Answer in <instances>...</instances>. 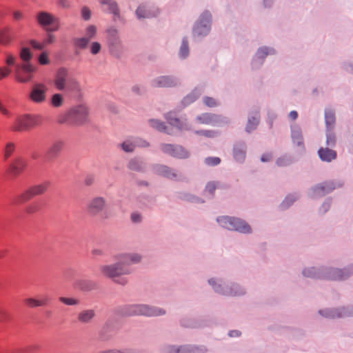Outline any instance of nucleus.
Returning <instances> with one entry per match:
<instances>
[{
  "label": "nucleus",
  "instance_id": "bb28decb",
  "mask_svg": "<svg viewBox=\"0 0 353 353\" xmlns=\"http://www.w3.org/2000/svg\"><path fill=\"white\" fill-rule=\"evenodd\" d=\"M165 119L171 125L177 128L179 130L184 129L183 123L180 121L174 113L170 112L167 114Z\"/></svg>",
  "mask_w": 353,
  "mask_h": 353
},
{
  "label": "nucleus",
  "instance_id": "2f4dec72",
  "mask_svg": "<svg viewBox=\"0 0 353 353\" xmlns=\"http://www.w3.org/2000/svg\"><path fill=\"white\" fill-rule=\"evenodd\" d=\"M150 125L161 132H164L167 134H171V132L166 130V127L163 122L158 120L152 119L150 121Z\"/></svg>",
  "mask_w": 353,
  "mask_h": 353
},
{
  "label": "nucleus",
  "instance_id": "603ef678",
  "mask_svg": "<svg viewBox=\"0 0 353 353\" xmlns=\"http://www.w3.org/2000/svg\"><path fill=\"white\" fill-rule=\"evenodd\" d=\"M11 73V70L7 67L0 68V80L8 77Z\"/></svg>",
  "mask_w": 353,
  "mask_h": 353
},
{
  "label": "nucleus",
  "instance_id": "338daca9",
  "mask_svg": "<svg viewBox=\"0 0 353 353\" xmlns=\"http://www.w3.org/2000/svg\"><path fill=\"white\" fill-rule=\"evenodd\" d=\"M58 4L63 8H69L70 6V3L68 0H58Z\"/></svg>",
  "mask_w": 353,
  "mask_h": 353
},
{
  "label": "nucleus",
  "instance_id": "052dcab7",
  "mask_svg": "<svg viewBox=\"0 0 353 353\" xmlns=\"http://www.w3.org/2000/svg\"><path fill=\"white\" fill-rule=\"evenodd\" d=\"M12 16L15 21H20L23 18V14L20 10H14L12 12Z\"/></svg>",
  "mask_w": 353,
  "mask_h": 353
},
{
  "label": "nucleus",
  "instance_id": "f257e3e1",
  "mask_svg": "<svg viewBox=\"0 0 353 353\" xmlns=\"http://www.w3.org/2000/svg\"><path fill=\"white\" fill-rule=\"evenodd\" d=\"M117 259L118 260L117 263L101 265L100 270L103 276L124 285L128 281L125 278H120V276L130 274V271L126 266L140 262L141 256L137 253H127L118 255Z\"/></svg>",
  "mask_w": 353,
  "mask_h": 353
},
{
  "label": "nucleus",
  "instance_id": "ea45409f",
  "mask_svg": "<svg viewBox=\"0 0 353 353\" xmlns=\"http://www.w3.org/2000/svg\"><path fill=\"white\" fill-rule=\"evenodd\" d=\"M259 123V119L256 117H252L248 119V122L246 126V131L250 132L254 130Z\"/></svg>",
  "mask_w": 353,
  "mask_h": 353
},
{
  "label": "nucleus",
  "instance_id": "5701e85b",
  "mask_svg": "<svg viewBox=\"0 0 353 353\" xmlns=\"http://www.w3.org/2000/svg\"><path fill=\"white\" fill-rule=\"evenodd\" d=\"M105 208L103 200H90L88 204V211L90 214L95 215L101 212Z\"/></svg>",
  "mask_w": 353,
  "mask_h": 353
},
{
  "label": "nucleus",
  "instance_id": "de8ad7c7",
  "mask_svg": "<svg viewBox=\"0 0 353 353\" xmlns=\"http://www.w3.org/2000/svg\"><path fill=\"white\" fill-rule=\"evenodd\" d=\"M81 16L84 20H89L91 17V10L86 6L83 7L81 9Z\"/></svg>",
  "mask_w": 353,
  "mask_h": 353
},
{
  "label": "nucleus",
  "instance_id": "a19ab883",
  "mask_svg": "<svg viewBox=\"0 0 353 353\" xmlns=\"http://www.w3.org/2000/svg\"><path fill=\"white\" fill-rule=\"evenodd\" d=\"M97 32V28L94 25L89 26L86 29L85 38L89 41L95 37Z\"/></svg>",
  "mask_w": 353,
  "mask_h": 353
},
{
  "label": "nucleus",
  "instance_id": "6e6552de",
  "mask_svg": "<svg viewBox=\"0 0 353 353\" xmlns=\"http://www.w3.org/2000/svg\"><path fill=\"white\" fill-rule=\"evenodd\" d=\"M38 23L46 28L47 31H57L59 29V20L52 14L47 12H41L37 17Z\"/></svg>",
  "mask_w": 353,
  "mask_h": 353
},
{
  "label": "nucleus",
  "instance_id": "79ce46f5",
  "mask_svg": "<svg viewBox=\"0 0 353 353\" xmlns=\"http://www.w3.org/2000/svg\"><path fill=\"white\" fill-rule=\"evenodd\" d=\"M89 40L85 37H81L76 39L74 41V43L76 46L81 49H85L87 48L88 44L89 43Z\"/></svg>",
  "mask_w": 353,
  "mask_h": 353
},
{
  "label": "nucleus",
  "instance_id": "473e14b6",
  "mask_svg": "<svg viewBox=\"0 0 353 353\" xmlns=\"http://www.w3.org/2000/svg\"><path fill=\"white\" fill-rule=\"evenodd\" d=\"M343 312L339 311V310H329L325 311V314H324L326 317L330 318H339L345 316V312H344V309H342Z\"/></svg>",
  "mask_w": 353,
  "mask_h": 353
},
{
  "label": "nucleus",
  "instance_id": "6e6d98bb",
  "mask_svg": "<svg viewBox=\"0 0 353 353\" xmlns=\"http://www.w3.org/2000/svg\"><path fill=\"white\" fill-rule=\"evenodd\" d=\"M55 41H56L55 36L52 34L48 33L47 34V37H46V39L44 40L43 43H44V45L51 44V43H54Z\"/></svg>",
  "mask_w": 353,
  "mask_h": 353
},
{
  "label": "nucleus",
  "instance_id": "ddd939ff",
  "mask_svg": "<svg viewBox=\"0 0 353 353\" xmlns=\"http://www.w3.org/2000/svg\"><path fill=\"white\" fill-rule=\"evenodd\" d=\"M64 146L65 141L63 139H56L52 141L46 153L47 161H51L57 158L63 150Z\"/></svg>",
  "mask_w": 353,
  "mask_h": 353
},
{
  "label": "nucleus",
  "instance_id": "a211bd4d",
  "mask_svg": "<svg viewBox=\"0 0 353 353\" xmlns=\"http://www.w3.org/2000/svg\"><path fill=\"white\" fill-rule=\"evenodd\" d=\"M108 33V43L111 52L118 48L121 44V41L119 37L118 31L114 28H110L107 31Z\"/></svg>",
  "mask_w": 353,
  "mask_h": 353
},
{
  "label": "nucleus",
  "instance_id": "cd10ccee",
  "mask_svg": "<svg viewBox=\"0 0 353 353\" xmlns=\"http://www.w3.org/2000/svg\"><path fill=\"white\" fill-rule=\"evenodd\" d=\"M325 120L327 128H332L335 124V112L333 110L327 109L325 111Z\"/></svg>",
  "mask_w": 353,
  "mask_h": 353
},
{
  "label": "nucleus",
  "instance_id": "680f3d73",
  "mask_svg": "<svg viewBox=\"0 0 353 353\" xmlns=\"http://www.w3.org/2000/svg\"><path fill=\"white\" fill-rule=\"evenodd\" d=\"M8 319V313L5 310L0 307V322H5Z\"/></svg>",
  "mask_w": 353,
  "mask_h": 353
},
{
  "label": "nucleus",
  "instance_id": "f3484780",
  "mask_svg": "<svg viewBox=\"0 0 353 353\" xmlns=\"http://www.w3.org/2000/svg\"><path fill=\"white\" fill-rule=\"evenodd\" d=\"M178 84L176 79L169 76H161L154 79L152 85L154 88H169Z\"/></svg>",
  "mask_w": 353,
  "mask_h": 353
},
{
  "label": "nucleus",
  "instance_id": "412c9836",
  "mask_svg": "<svg viewBox=\"0 0 353 353\" xmlns=\"http://www.w3.org/2000/svg\"><path fill=\"white\" fill-rule=\"evenodd\" d=\"M103 6V10L114 15L119 14V8L117 2L114 0H98Z\"/></svg>",
  "mask_w": 353,
  "mask_h": 353
},
{
  "label": "nucleus",
  "instance_id": "f03ea898",
  "mask_svg": "<svg viewBox=\"0 0 353 353\" xmlns=\"http://www.w3.org/2000/svg\"><path fill=\"white\" fill-rule=\"evenodd\" d=\"M54 85L58 90L66 94L77 93L81 90L78 81L72 77L68 70L65 68H61L57 71Z\"/></svg>",
  "mask_w": 353,
  "mask_h": 353
},
{
  "label": "nucleus",
  "instance_id": "e2e57ef3",
  "mask_svg": "<svg viewBox=\"0 0 353 353\" xmlns=\"http://www.w3.org/2000/svg\"><path fill=\"white\" fill-rule=\"evenodd\" d=\"M30 43L34 48L37 50H42L45 46L44 43H40L36 41L35 40H31Z\"/></svg>",
  "mask_w": 353,
  "mask_h": 353
},
{
  "label": "nucleus",
  "instance_id": "6ab92c4d",
  "mask_svg": "<svg viewBox=\"0 0 353 353\" xmlns=\"http://www.w3.org/2000/svg\"><path fill=\"white\" fill-rule=\"evenodd\" d=\"M318 154L321 161L326 162H331L336 158V152L328 148H320Z\"/></svg>",
  "mask_w": 353,
  "mask_h": 353
},
{
  "label": "nucleus",
  "instance_id": "72a5a7b5",
  "mask_svg": "<svg viewBox=\"0 0 353 353\" xmlns=\"http://www.w3.org/2000/svg\"><path fill=\"white\" fill-rule=\"evenodd\" d=\"M63 103V97L61 94L57 93L52 96L51 104L53 107H61Z\"/></svg>",
  "mask_w": 353,
  "mask_h": 353
},
{
  "label": "nucleus",
  "instance_id": "1a4fd4ad",
  "mask_svg": "<svg viewBox=\"0 0 353 353\" xmlns=\"http://www.w3.org/2000/svg\"><path fill=\"white\" fill-rule=\"evenodd\" d=\"M48 87L43 83H37L32 87L29 99L33 103L41 104L46 101Z\"/></svg>",
  "mask_w": 353,
  "mask_h": 353
},
{
  "label": "nucleus",
  "instance_id": "39448f33",
  "mask_svg": "<svg viewBox=\"0 0 353 353\" xmlns=\"http://www.w3.org/2000/svg\"><path fill=\"white\" fill-rule=\"evenodd\" d=\"M216 221L221 227L230 230H236L243 233H250L251 232L250 226L240 219L221 216L217 218Z\"/></svg>",
  "mask_w": 353,
  "mask_h": 353
},
{
  "label": "nucleus",
  "instance_id": "37998d69",
  "mask_svg": "<svg viewBox=\"0 0 353 353\" xmlns=\"http://www.w3.org/2000/svg\"><path fill=\"white\" fill-rule=\"evenodd\" d=\"M200 93L197 92L194 90L192 93L188 95L186 97L183 99V103L187 105L192 103L196 100V99L199 96Z\"/></svg>",
  "mask_w": 353,
  "mask_h": 353
},
{
  "label": "nucleus",
  "instance_id": "49530a36",
  "mask_svg": "<svg viewBox=\"0 0 353 353\" xmlns=\"http://www.w3.org/2000/svg\"><path fill=\"white\" fill-rule=\"evenodd\" d=\"M303 274L307 277H317L321 278L319 274H316L314 268L305 269L303 270Z\"/></svg>",
  "mask_w": 353,
  "mask_h": 353
},
{
  "label": "nucleus",
  "instance_id": "423d86ee",
  "mask_svg": "<svg viewBox=\"0 0 353 353\" xmlns=\"http://www.w3.org/2000/svg\"><path fill=\"white\" fill-rule=\"evenodd\" d=\"M88 117V108L80 105L72 108L66 114L65 119L59 120V123L68 122L70 124L81 125L87 121Z\"/></svg>",
  "mask_w": 353,
  "mask_h": 353
},
{
  "label": "nucleus",
  "instance_id": "0eeeda50",
  "mask_svg": "<svg viewBox=\"0 0 353 353\" xmlns=\"http://www.w3.org/2000/svg\"><path fill=\"white\" fill-rule=\"evenodd\" d=\"M35 71V67L30 63H23L21 65H17L15 66V79L19 83L29 82L33 78L32 73Z\"/></svg>",
  "mask_w": 353,
  "mask_h": 353
},
{
  "label": "nucleus",
  "instance_id": "4d7b16f0",
  "mask_svg": "<svg viewBox=\"0 0 353 353\" xmlns=\"http://www.w3.org/2000/svg\"><path fill=\"white\" fill-rule=\"evenodd\" d=\"M216 188V183L214 182H209L205 186V190L210 194L214 193Z\"/></svg>",
  "mask_w": 353,
  "mask_h": 353
},
{
  "label": "nucleus",
  "instance_id": "e433bc0d",
  "mask_svg": "<svg viewBox=\"0 0 353 353\" xmlns=\"http://www.w3.org/2000/svg\"><path fill=\"white\" fill-rule=\"evenodd\" d=\"M20 58L25 61L29 63V61L32 58V54L28 48H23L20 52Z\"/></svg>",
  "mask_w": 353,
  "mask_h": 353
},
{
  "label": "nucleus",
  "instance_id": "864d4df0",
  "mask_svg": "<svg viewBox=\"0 0 353 353\" xmlns=\"http://www.w3.org/2000/svg\"><path fill=\"white\" fill-rule=\"evenodd\" d=\"M39 61L41 65H47L50 63L48 55L46 52H43L41 54L39 57Z\"/></svg>",
  "mask_w": 353,
  "mask_h": 353
},
{
  "label": "nucleus",
  "instance_id": "9b49d317",
  "mask_svg": "<svg viewBox=\"0 0 353 353\" xmlns=\"http://www.w3.org/2000/svg\"><path fill=\"white\" fill-rule=\"evenodd\" d=\"M161 150L165 154L176 158L185 159L189 157V152L181 145L163 143Z\"/></svg>",
  "mask_w": 353,
  "mask_h": 353
},
{
  "label": "nucleus",
  "instance_id": "393cba45",
  "mask_svg": "<svg viewBox=\"0 0 353 353\" xmlns=\"http://www.w3.org/2000/svg\"><path fill=\"white\" fill-rule=\"evenodd\" d=\"M154 171L157 174L168 178H174L177 175L174 171L165 165H157L154 167Z\"/></svg>",
  "mask_w": 353,
  "mask_h": 353
},
{
  "label": "nucleus",
  "instance_id": "7c9ffc66",
  "mask_svg": "<svg viewBox=\"0 0 353 353\" xmlns=\"http://www.w3.org/2000/svg\"><path fill=\"white\" fill-rule=\"evenodd\" d=\"M234 157L236 161H241L245 159V151L244 145L235 147L234 149Z\"/></svg>",
  "mask_w": 353,
  "mask_h": 353
},
{
  "label": "nucleus",
  "instance_id": "c9c22d12",
  "mask_svg": "<svg viewBox=\"0 0 353 353\" xmlns=\"http://www.w3.org/2000/svg\"><path fill=\"white\" fill-rule=\"evenodd\" d=\"M128 168L133 171H142L143 170L142 162L137 159H132L129 162Z\"/></svg>",
  "mask_w": 353,
  "mask_h": 353
},
{
  "label": "nucleus",
  "instance_id": "a18cd8bd",
  "mask_svg": "<svg viewBox=\"0 0 353 353\" xmlns=\"http://www.w3.org/2000/svg\"><path fill=\"white\" fill-rule=\"evenodd\" d=\"M205 164L210 165V166H214L217 165L221 163V159L219 157H208L205 159Z\"/></svg>",
  "mask_w": 353,
  "mask_h": 353
},
{
  "label": "nucleus",
  "instance_id": "4be33fe9",
  "mask_svg": "<svg viewBox=\"0 0 353 353\" xmlns=\"http://www.w3.org/2000/svg\"><path fill=\"white\" fill-rule=\"evenodd\" d=\"M95 315V311L92 309L83 310L78 314L77 319L81 323H90Z\"/></svg>",
  "mask_w": 353,
  "mask_h": 353
},
{
  "label": "nucleus",
  "instance_id": "b1692460",
  "mask_svg": "<svg viewBox=\"0 0 353 353\" xmlns=\"http://www.w3.org/2000/svg\"><path fill=\"white\" fill-rule=\"evenodd\" d=\"M348 276L349 274L342 270L332 269L324 276L323 278L329 280H343L346 279Z\"/></svg>",
  "mask_w": 353,
  "mask_h": 353
},
{
  "label": "nucleus",
  "instance_id": "aec40b11",
  "mask_svg": "<svg viewBox=\"0 0 353 353\" xmlns=\"http://www.w3.org/2000/svg\"><path fill=\"white\" fill-rule=\"evenodd\" d=\"M219 115L210 113H204L196 117L197 121L200 123L206 125H215L219 121Z\"/></svg>",
  "mask_w": 353,
  "mask_h": 353
},
{
  "label": "nucleus",
  "instance_id": "f704fd0d",
  "mask_svg": "<svg viewBox=\"0 0 353 353\" xmlns=\"http://www.w3.org/2000/svg\"><path fill=\"white\" fill-rule=\"evenodd\" d=\"M59 300L63 304L66 305H77L80 303V301L78 299L76 298H72V297H64L61 296L59 297Z\"/></svg>",
  "mask_w": 353,
  "mask_h": 353
},
{
  "label": "nucleus",
  "instance_id": "c756f323",
  "mask_svg": "<svg viewBox=\"0 0 353 353\" xmlns=\"http://www.w3.org/2000/svg\"><path fill=\"white\" fill-rule=\"evenodd\" d=\"M292 139L294 143L298 146H303V137L299 129H294L292 130Z\"/></svg>",
  "mask_w": 353,
  "mask_h": 353
},
{
  "label": "nucleus",
  "instance_id": "c03bdc74",
  "mask_svg": "<svg viewBox=\"0 0 353 353\" xmlns=\"http://www.w3.org/2000/svg\"><path fill=\"white\" fill-rule=\"evenodd\" d=\"M203 103H205V105H206L207 106H208L210 108L216 107L219 104L217 101L215 99H214L212 97H204Z\"/></svg>",
  "mask_w": 353,
  "mask_h": 353
},
{
  "label": "nucleus",
  "instance_id": "4468645a",
  "mask_svg": "<svg viewBox=\"0 0 353 353\" xmlns=\"http://www.w3.org/2000/svg\"><path fill=\"white\" fill-rule=\"evenodd\" d=\"M27 161L22 157H17L9 165L8 172L13 176H17L25 170L27 167Z\"/></svg>",
  "mask_w": 353,
  "mask_h": 353
},
{
  "label": "nucleus",
  "instance_id": "8fccbe9b",
  "mask_svg": "<svg viewBox=\"0 0 353 353\" xmlns=\"http://www.w3.org/2000/svg\"><path fill=\"white\" fill-rule=\"evenodd\" d=\"M101 46L99 42H93L90 46V52L92 54H98L101 50Z\"/></svg>",
  "mask_w": 353,
  "mask_h": 353
},
{
  "label": "nucleus",
  "instance_id": "c85d7f7f",
  "mask_svg": "<svg viewBox=\"0 0 353 353\" xmlns=\"http://www.w3.org/2000/svg\"><path fill=\"white\" fill-rule=\"evenodd\" d=\"M137 15L138 18H150L156 16L155 13H152L150 10L147 9L144 6H139L137 11Z\"/></svg>",
  "mask_w": 353,
  "mask_h": 353
},
{
  "label": "nucleus",
  "instance_id": "20e7f679",
  "mask_svg": "<svg viewBox=\"0 0 353 353\" xmlns=\"http://www.w3.org/2000/svg\"><path fill=\"white\" fill-rule=\"evenodd\" d=\"M123 313L128 316L145 315L153 316L164 314L165 312L161 308L141 304L128 305L124 308Z\"/></svg>",
  "mask_w": 353,
  "mask_h": 353
},
{
  "label": "nucleus",
  "instance_id": "a878e982",
  "mask_svg": "<svg viewBox=\"0 0 353 353\" xmlns=\"http://www.w3.org/2000/svg\"><path fill=\"white\" fill-rule=\"evenodd\" d=\"M13 37L10 33L9 28H5L0 30V43L7 46L11 43Z\"/></svg>",
  "mask_w": 353,
  "mask_h": 353
},
{
  "label": "nucleus",
  "instance_id": "09e8293b",
  "mask_svg": "<svg viewBox=\"0 0 353 353\" xmlns=\"http://www.w3.org/2000/svg\"><path fill=\"white\" fill-rule=\"evenodd\" d=\"M168 353H189V351L185 347H181L179 348L171 347L168 350Z\"/></svg>",
  "mask_w": 353,
  "mask_h": 353
},
{
  "label": "nucleus",
  "instance_id": "58836bf2",
  "mask_svg": "<svg viewBox=\"0 0 353 353\" xmlns=\"http://www.w3.org/2000/svg\"><path fill=\"white\" fill-rule=\"evenodd\" d=\"M189 53V47L188 40L184 38L182 41V44L180 48L179 54L181 57L185 58L188 57Z\"/></svg>",
  "mask_w": 353,
  "mask_h": 353
},
{
  "label": "nucleus",
  "instance_id": "2eb2a0df",
  "mask_svg": "<svg viewBox=\"0 0 353 353\" xmlns=\"http://www.w3.org/2000/svg\"><path fill=\"white\" fill-rule=\"evenodd\" d=\"M149 146V143L139 137L130 138L125 140L122 144V149L126 152H132L137 147L145 148Z\"/></svg>",
  "mask_w": 353,
  "mask_h": 353
},
{
  "label": "nucleus",
  "instance_id": "7ed1b4c3",
  "mask_svg": "<svg viewBox=\"0 0 353 353\" xmlns=\"http://www.w3.org/2000/svg\"><path fill=\"white\" fill-rule=\"evenodd\" d=\"M42 117L38 114H23L17 117L12 126L14 132H23L42 124Z\"/></svg>",
  "mask_w": 353,
  "mask_h": 353
},
{
  "label": "nucleus",
  "instance_id": "dca6fc26",
  "mask_svg": "<svg viewBox=\"0 0 353 353\" xmlns=\"http://www.w3.org/2000/svg\"><path fill=\"white\" fill-rule=\"evenodd\" d=\"M50 298L47 294H40L36 298H27L24 303L30 307H45L50 303Z\"/></svg>",
  "mask_w": 353,
  "mask_h": 353
},
{
  "label": "nucleus",
  "instance_id": "9d476101",
  "mask_svg": "<svg viewBox=\"0 0 353 353\" xmlns=\"http://www.w3.org/2000/svg\"><path fill=\"white\" fill-rule=\"evenodd\" d=\"M51 183L46 181L41 183L30 186L22 194V199H30L32 197L44 195L50 187Z\"/></svg>",
  "mask_w": 353,
  "mask_h": 353
},
{
  "label": "nucleus",
  "instance_id": "4c0bfd02",
  "mask_svg": "<svg viewBox=\"0 0 353 353\" xmlns=\"http://www.w3.org/2000/svg\"><path fill=\"white\" fill-rule=\"evenodd\" d=\"M15 150V144L12 142H8L4 149V159L6 160L11 157Z\"/></svg>",
  "mask_w": 353,
  "mask_h": 353
},
{
  "label": "nucleus",
  "instance_id": "f8f14e48",
  "mask_svg": "<svg viewBox=\"0 0 353 353\" xmlns=\"http://www.w3.org/2000/svg\"><path fill=\"white\" fill-rule=\"evenodd\" d=\"M210 14L208 12H204L194 28V35L197 37L206 35L210 31Z\"/></svg>",
  "mask_w": 353,
  "mask_h": 353
},
{
  "label": "nucleus",
  "instance_id": "3c124183",
  "mask_svg": "<svg viewBox=\"0 0 353 353\" xmlns=\"http://www.w3.org/2000/svg\"><path fill=\"white\" fill-rule=\"evenodd\" d=\"M268 48H262L259 49V50L256 52V57L258 59H263L269 53Z\"/></svg>",
  "mask_w": 353,
  "mask_h": 353
},
{
  "label": "nucleus",
  "instance_id": "774afa93",
  "mask_svg": "<svg viewBox=\"0 0 353 353\" xmlns=\"http://www.w3.org/2000/svg\"><path fill=\"white\" fill-rule=\"evenodd\" d=\"M196 133L203 135V136H205V137H214V132L213 131H210V130H203V131L197 132Z\"/></svg>",
  "mask_w": 353,
  "mask_h": 353
},
{
  "label": "nucleus",
  "instance_id": "0e129e2a",
  "mask_svg": "<svg viewBox=\"0 0 353 353\" xmlns=\"http://www.w3.org/2000/svg\"><path fill=\"white\" fill-rule=\"evenodd\" d=\"M87 282L85 281H79L76 283V286L83 290H87L90 288L86 286Z\"/></svg>",
  "mask_w": 353,
  "mask_h": 353
},
{
  "label": "nucleus",
  "instance_id": "69168bd1",
  "mask_svg": "<svg viewBox=\"0 0 353 353\" xmlns=\"http://www.w3.org/2000/svg\"><path fill=\"white\" fill-rule=\"evenodd\" d=\"M94 176L93 175H88L85 176L84 183L86 185H91L94 182Z\"/></svg>",
  "mask_w": 353,
  "mask_h": 353
},
{
  "label": "nucleus",
  "instance_id": "bf43d9fd",
  "mask_svg": "<svg viewBox=\"0 0 353 353\" xmlns=\"http://www.w3.org/2000/svg\"><path fill=\"white\" fill-rule=\"evenodd\" d=\"M15 61H16V57L14 55H12L11 54H7V58L6 60V63L7 65H13L15 64Z\"/></svg>",
  "mask_w": 353,
  "mask_h": 353
},
{
  "label": "nucleus",
  "instance_id": "13d9d810",
  "mask_svg": "<svg viewBox=\"0 0 353 353\" xmlns=\"http://www.w3.org/2000/svg\"><path fill=\"white\" fill-rule=\"evenodd\" d=\"M326 143L328 146L333 147L335 145V137L332 134H327Z\"/></svg>",
  "mask_w": 353,
  "mask_h": 353
},
{
  "label": "nucleus",
  "instance_id": "5fc2aeb1",
  "mask_svg": "<svg viewBox=\"0 0 353 353\" xmlns=\"http://www.w3.org/2000/svg\"><path fill=\"white\" fill-rule=\"evenodd\" d=\"M214 290L219 293H223V294H225V295H239L241 294H242V292H225V291H223L222 292V290H221V286L220 285H218V286H215L214 287Z\"/></svg>",
  "mask_w": 353,
  "mask_h": 353
}]
</instances>
